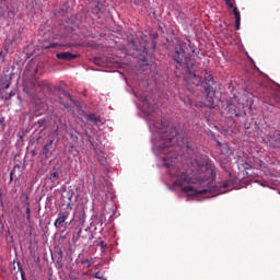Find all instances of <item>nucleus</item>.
Instances as JSON below:
<instances>
[{"label":"nucleus","instance_id":"obj_8","mask_svg":"<svg viewBox=\"0 0 280 280\" xmlns=\"http://www.w3.org/2000/svg\"><path fill=\"white\" fill-rule=\"evenodd\" d=\"M232 12L235 16L234 30L237 31V30H240V25L242 23V15L240 14V10H237V7H235Z\"/></svg>","mask_w":280,"mask_h":280},{"label":"nucleus","instance_id":"obj_25","mask_svg":"<svg viewBox=\"0 0 280 280\" xmlns=\"http://www.w3.org/2000/svg\"><path fill=\"white\" fill-rule=\"evenodd\" d=\"M273 100L276 104H280V96L279 95H273Z\"/></svg>","mask_w":280,"mask_h":280},{"label":"nucleus","instance_id":"obj_16","mask_svg":"<svg viewBox=\"0 0 280 280\" xmlns=\"http://www.w3.org/2000/svg\"><path fill=\"white\" fill-rule=\"evenodd\" d=\"M0 130H5V117L0 116Z\"/></svg>","mask_w":280,"mask_h":280},{"label":"nucleus","instance_id":"obj_3","mask_svg":"<svg viewBox=\"0 0 280 280\" xmlns=\"http://www.w3.org/2000/svg\"><path fill=\"white\" fill-rule=\"evenodd\" d=\"M202 86L206 92L205 106H207L208 108H213V104H215V101L213 100V97H215V89H217L215 81L213 80V77H211V75L206 77L202 82Z\"/></svg>","mask_w":280,"mask_h":280},{"label":"nucleus","instance_id":"obj_30","mask_svg":"<svg viewBox=\"0 0 280 280\" xmlns=\"http://www.w3.org/2000/svg\"><path fill=\"white\" fill-rule=\"evenodd\" d=\"M13 176H14V173L11 172V173H10V182L14 180V177H13Z\"/></svg>","mask_w":280,"mask_h":280},{"label":"nucleus","instance_id":"obj_20","mask_svg":"<svg viewBox=\"0 0 280 280\" xmlns=\"http://www.w3.org/2000/svg\"><path fill=\"white\" fill-rule=\"evenodd\" d=\"M92 277H94V279H104V276H102V272H100V271L92 275Z\"/></svg>","mask_w":280,"mask_h":280},{"label":"nucleus","instance_id":"obj_4","mask_svg":"<svg viewBox=\"0 0 280 280\" xmlns=\"http://www.w3.org/2000/svg\"><path fill=\"white\" fill-rule=\"evenodd\" d=\"M182 191L183 194H187V196H207V194H211V189L209 188L196 190V188L191 186L182 187Z\"/></svg>","mask_w":280,"mask_h":280},{"label":"nucleus","instance_id":"obj_15","mask_svg":"<svg viewBox=\"0 0 280 280\" xmlns=\"http://www.w3.org/2000/svg\"><path fill=\"white\" fill-rule=\"evenodd\" d=\"M82 233V229H80L77 233L72 235V242L75 244L78 240H80V235Z\"/></svg>","mask_w":280,"mask_h":280},{"label":"nucleus","instance_id":"obj_32","mask_svg":"<svg viewBox=\"0 0 280 280\" xmlns=\"http://www.w3.org/2000/svg\"><path fill=\"white\" fill-rule=\"evenodd\" d=\"M56 47V44H50V48L54 49Z\"/></svg>","mask_w":280,"mask_h":280},{"label":"nucleus","instance_id":"obj_12","mask_svg":"<svg viewBox=\"0 0 280 280\" xmlns=\"http://www.w3.org/2000/svg\"><path fill=\"white\" fill-rule=\"evenodd\" d=\"M86 119L89 121H91L92 124H97V121H100V118H97V116H95V114L86 115Z\"/></svg>","mask_w":280,"mask_h":280},{"label":"nucleus","instance_id":"obj_7","mask_svg":"<svg viewBox=\"0 0 280 280\" xmlns=\"http://www.w3.org/2000/svg\"><path fill=\"white\" fill-rule=\"evenodd\" d=\"M80 55L78 54H71V52H59L57 54V58L59 60H75V58H79Z\"/></svg>","mask_w":280,"mask_h":280},{"label":"nucleus","instance_id":"obj_23","mask_svg":"<svg viewBox=\"0 0 280 280\" xmlns=\"http://www.w3.org/2000/svg\"><path fill=\"white\" fill-rule=\"evenodd\" d=\"M276 148H280V135L279 133H277V139H276Z\"/></svg>","mask_w":280,"mask_h":280},{"label":"nucleus","instance_id":"obj_18","mask_svg":"<svg viewBox=\"0 0 280 280\" xmlns=\"http://www.w3.org/2000/svg\"><path fill=\"white\" fill-rule=\"evenodd\" d=\"M32 218V209L30 207H26V220L30 222Z\"/></svg>","mask_w":280,"mask_h":280},{"label":"nucleus","instance_id":"obj_19","mask_svg":"<svg viewBox=\"0 0 280 280\" xmlns=\"http://www.w3.org/2000/svg\"><path fill=\"white\" fill-rule=\"evenodd\" d=\"M51 180H58L60 178V174L58 172H55L50 175Z\"/></svg>","mask_w":280,"mask_h":280},{"label":"nucleus","instance_id":"obj_33","mask_svg":"<svg viewBox=\"0 0 280 280\" xmlns=\"http://www.w3.org/2000/svg\"><path fill=\"white\" fill-rule=\"evenodd\" d=\"M95 62H96V63L100 62V59H95Z\"/></svg>","mask_w":280,"mask_h":280},{"label":"nucleus","instance_id":"obj_26","mask_svg":"<svg viewBox=\"0 0 280 280\" xmlns=\"http://www.w3.org/2000/svg\"><path fill=\"white\" fill-rule=\"evenodd\" d=\"M21 279L22 280H27V278L25 277V271H23L22 268H21Z\"/></svg>","mask_w":280,"mask_h":280},{"label":"nucleus","instance_id":"obj_6","mask_svg":"<svg viewBox=\"0 0 280 280\" xmlns=\"http://www.w3.org/2000/svg\"><path fill=\"white\" fill-rule=\"evenodd\" d=\"M32 86L36 89V91H49V82L42 80V81H35L32 83Z\"/></svg>","mask_w":280,"mask_h":280},{"label":"nucleus","instance_id":"obj_13","mask_svg":"<svg viewBox=\"0 0 280 280\" xmlns=\"http://www.w3.org/2000/svg\"><path fill=\"white\" fill-rule=\"evenodd\" d=\"M143 104H144V106H148V107H149V110H150L151 113H154V110H155L156 107H154V105H152V104L148 101V98H144Z\"/></svg>","mask_w":280,"mask_h":280},{"label":"nucleus","instance_id":"obj_22","mask_svg":"<svg viewBox=\"0 0 280 280\" xmlns=\"http://www.w3.org/2000/svg\"><path fill=\"white\" fill-rule=\"evenodd\" d=\"M228 8L233 9V2L231 0H224Z\"/></svg>","mask_w":280,"mask_h":280},{"label":"nucleus","instance_id":"obj_1","mask_svg":"<svg viewBox=\"0 0 280 280\" xmlns=\"http://www.w3.org/2000/svg\"><path fill=\"white\" fill-rule=\"evenodd\" d=\"M155 128L159 130L160 143L154 144V150L162 159L166 167H172L180 154V148L187 150L190 156V168L182 172L176 180L177 187L183 185H211L215 180V165L209 158L198 155L196 144L189 142L187 137L178 135L176 128L165 122H156Z\"/></svg>","mask_w":280,"mask_h":280},{"label":"nucleus","instance_id":"obj_9","mask_svg":"<svg viewBox=\"0 0 280 280\" xmlns=\"http://www.w3.org/2000/svg\"><path fill=\"white\" fill-rule=\"evenodd\" d=\"M10 84H12V82L10 81V79L8 77L1 79L0 80L1 91H8V89H10Z\"/></svg>","mask_w":280,"mask_h":280},{"label":"nucleus","instance_id":"obj_5","mask_svg":"<svg viewBox=\"0 0 280 280\" xmlns=\"http://www.w3.org/2000/svg\"><path fill=\"white\" fill-rule=\"evenodd\" d=\"M67 218H69L68 211L59 212L58 218L55 221L56 229H60L61 226H65V222Z\"/></svg>","mask_w":280,"mask_h":280},{"label":"nucleus","instance_id":"obj_28","mask_svg":"<svg viewBox=\"0 0 280 280\" xmlns=\"http://www.w3.org/2000/svg\"><path fill=\"white\" fill-rule=\"evenodd\" d=\"M24 91L28 94V95H34L33 91L27 90V88L24 89Z\"/></svg>","mask_w":280,"mask_h":280},{"label":"nucleus","instance_id":"obj_27","mask_svg":"<svg viewBox=\"0 0 280 280\" xmlns=\"http://www.w3.org/2000/svg\"><path fill=\"white\" fill-rule=\"evenodd\" d=\"M185 104H188V106H192L191 100H189V98L185 100Z\"/></svg>","mask_w":280,"mask_h":280},{"label":"nucleus","instance_id":"obj_17","mask_svg":"<svg viewBox=\"0 0 280 280\" xmlns=\"http://www.w3.org/2000/svg\"><path fill=\"white\" fill-rule=\"evenodd\" d=\"M13 95V92H10L9 94H4L3 92L1 93L2 100H12Z\"/></svg>","mask_w":280,"mask_h":280},{"label":"nucleus","instance_id":"obj_2","mask_svg":"<svg viewBox=\"0 0 280 280\" xmlns=\"http://www.w3.org/2000/svg\"><path fill=\"white\" fill-rule=\"evenodd\" d=\"M184 47L185 43H183L180 39H177L174 46L172 58L175 62H177V65L184 66L186 69H188L189 73L185 78L186 82L192 84V86H200L202 79L196 75V73L191 72V69L196 67V60L187 56Z\"/></svg>","mask_w":280,"mask_h":280},{"label":"nucleus","instance_id":"obj_29","mask_svg":"<svg viewBox=\"0 0 280 280\" xmlns=\"http://www.w3.org/2000/svg\"><path fill=\"white\" fill-rule=\"evenodd\" d=\"M83 264H88V268H91V260L85 259V260L83 261Z\"/></svg>","mask_w":280,"mask_h":280},{"label":"nucleus","instance_id":"obj_34","mask_svg":"<svg viewBox=\"0 0 280 280\" xmlns=\"http://www.w3.org/2000/svg\"><path fill=\"white\" fill-rule=\"evenodd\" d=\"M218 145H222V143L218 142Z\"/></svg>","mask_w":280,"mask_h":280},{"label":"nucleus","instance_id":"obj_10","mask_svg":"<svg viewBox=\"0 0 280 280\" xmlns=\"http://www.w3.org/2000/svg\"><path fill=\"white\" fill-rule=\"evenodd\" d=\"M5 12H8V2L5 0H0V19L5 16Z\"/></svg>","mask_w":280,"mask_h":280},{"label":"nucleus","instance_id":"obj_11","mask_svg":"<svg viewBox=\"0 0 280 280\" xmlns=\"http://www.w3.org/2000/svg\"><path fill=\"white\" fill-rule=\"evenodd\" d=\"M54 148V140H50L47 144L43 148V153L45 156H49L51 149Z\"/></svg>","mask_w":280,"mask_h":280},{"label":"nucleus","instance_id":"obj_21","mask_svg":"<svg viewBox=\"0 0 280 280\" xmlns=\"http://www.w3.org/2000/svg\"><path fill=\"white\" fill-rule=\"evenodd\" d=\"M25 196V201H23V205H24V207H30V196H27V195H24Z\"/></svg>","mask_w":280,"mask_h":280},{"label":"nucleus","instance_id":"obj_31","mask_svg":"<svg viewBox=\"0 0 280 280\" xmlns=\"http://www.w3.org/2000/svg\"><path fill=\"white\" fill-rule=\"evenodd\" d=\"M100 246H101V248H106V245L104 244V242H101Z\"/></svg>","mask_w":280,"mask_h":280},{"label":"nucleus","instance_id":"obj_14","mask_svg":"<svg viewBox=\"0 0 280 280\" xmlns=\"http://www.w3.org/2000/svg\"><path fill=\"white\" fill-rule=\"evenodd\" d=\"M38 128H43L45 130V126H47V120L45 118H42L37 121Z\"/></svg>","mask_w":280,"mask_h":280},{"label":"nucleus","instance_id":"obj_24","mask_svg":"<svg viewBox=\"0 0 280 280\" xmlns=\"http://www.w3.org/2000/svg\"><path fill=\"white\" fill-rule=\"evenodd\" d=\"M63 95L66 97H69V100H71V102H73V97L71 96V94H69V92H63Z\"/></svg>","mask_w":280,"mask_h":280}]
</instances>
